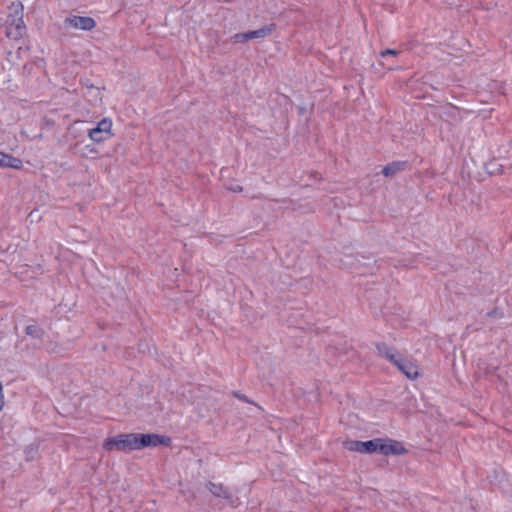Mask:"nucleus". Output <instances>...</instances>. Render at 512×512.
I'll return each mask as SVG.
<instances>
[{"label":"nucleus","mask_w":512,"mask_h":512,"mask_svg":"<svg viewBox=\"0 0 512 512\" xmlns=\"http://www.w3.org/2000/svg\"><path fill=\"white\" fill-rule=\"evenodd\" d=\"M171 439L158 434L123 433L104 440L102 448L105 451L129 452L145 447L168 446Z\"/></svg>","instance_id":"1"},{"label":"nucleus","mask_w":512,"mask_h":512,"mask_svg":"<svg viewBox=\"0 0 512 512\" xmlns=\"http://www.w3.org/2000/svg\"><path fill=\"white\" fill-rule=\"evenodd\" d=\"M111 128V120L104 118L98 122L96 127L89 130L88 135L92 141L100 143L112 136Z\"/></svg>","instance_id":"2"},{"label":"nucleus","mask_w":512,"mask_h":512,"mask_svg":"<svg viewBox=\"0 0 512 512\" xmlns=\"http://www.w3.org/2000/svg\"><path fill=\"white\" fill-rule=\"evenodd\" d=\"M206 488L215 496V497H218V498H223L225 500H227V502L232 505V506H235L236 505V501H237V498L234 497V495L232 494V492L229 490L228 487H225L223 484L221 483H214L212 481H209L207 484H206Z\"/></svg>","instance_id":"3"},{"label":"nucleus","mask_w":512,"mask_h":512,"mask_svg":"<svg viewBox=\"0 0 512 512\" xmlns=\"http://www.w3.org/2000/svg\"><path fill=\"white\" fill-rule=\"evenodd\" d=\"M65 24L75 29L90 31L96 23L95 20L87 16H72L65 19Z\"/></svg>","instance_id":"4"},{"label":"nucleus","mask_w":512,"mask_h":512,"mask_svg":"<svg viewBox=\"0 0 512 512\" xmlns=\"http://www.w3.org/2000/svg\"><path fill=\"white\" fill-rule=\"evenodd\" d=\"M26 27L24 21L16 22L14 19H6L5 33L6 36L13 40H18L25 34Z\"/></svg>","instance_id":"5"},{"label":"nucleus","mask_w":512,"mask_h":512,"mask_svg":"<svg viewBox=\"0 0 512 512\" xmlns=\"http://www.w3.org/2000/svg\"><path fill=\"white\" fill-rule=\"evenodd\" d=\"M393 364L409 379H415L418 376L417 366L400 355Z\"/></svg>","instance_id":"6"},{"label":"nucleus","mask_w":512,"mask_h":512,"mask_svg":"<svg viewBox=\"0 0 512 512\" xmlns=\"http://www.w3.org/2000/svg\"><path fill=\"white\" fill-rule=\"evenodd\" d=\"M379 451L384 455H400L406 452L404 446L395 440L388 439L383 441L380 439Z\"/></svg>","instance_id":"7"},{"label":"nucleus","mask_w":512,"mask_h":512,"mask_svg":"<svg viewBox=\"0 0 512 512\" xmlns=\"http://www.w3.org/2000/svg\"><path fill=\"white\" fill-rule=\"evenodd\" d=\"M407 165L406 161H394L384 166L382 169V174L385 177L392 178L399 172L403 171Z\"/></svg>","instance_id":"8"},{"label":"nucleus","mask_w":512,"mask_h":512,"mask_svg":"<svg viewBox=\"0 0 512 512\" xmlns=\"http://www.w3.org/2000/svg\"><path fill=\"white\" fill-rule=\"evenodd\" d=\"M376 349L380 356L385 357L388 359L391 363L396 361V358L399 356V354L396 352V350L392 347H389L386 343L380 342L375 344Z\"/></svg>","instance_id":"9"},{"label":"nucleus","mask_w":512,"mask_h":512,"mask_svg":"<svg viewBox=\"0 0 512 512\" xmlns=\"http://www.w3.org/2000/svg\"><path fill=\"white\" fill-rule=\"evenodd\" d=\"M275 30V24L265 25L257 30L248 31L250 40L269 36Z\"/></svg>","instance_id":"10"},{"label":"nucleus","mask_w":512,"mask_h":512,"mask_svg":"<svg viewBox=\"0 0 512 512\" xmlns=\"http://www.w3.org/2000/svg\"><path fill=\"white\" fill-rule=\"evenodd\" d=\"M23 5L21 2H13L9 7V13L7 18L14 19V21H23Z\"/></svg>","instance_id":"11"},{"label":"nucleus","mask_w":512,"mask_h":512,"mask_svg":"<svg viewBox=\"0 0 512 512\" xmlns=\"http://www.w3.org/2000/svg\"><path fill=\"white\" fill-rule=\"evenodd\" d=\"M380 439H373L362 442L361 453H373L379 451Z\"/></svg>","instance_id":"12"},{"label":"nucleus","mask_w":512,"mask_h":512,"mask_svg":"<svg viewBox=\"0 0 512 512\" xmlns=\"http://www.w3.org/2000/svg\"><path fill=\"white\" fill-rule=\"evenodd\" d=\"M26 331V334L33 337V338H36V339H42L43 335H44V331L41 327H39L38 325H28L25 329Z\"/></svg>","instance_id":"13"},{"label":"nucleus","mask_w":512,"mask_h":512,"mask_svg":"<svg viewBox=\"0 0 512 512\" xmlns=\"http://www.w3.org/2000/svg\"><path fill=\"white\" fill-rule=\"evenodd\" d=\"M2 167L19 169L22 167V161L18 158H14L10 155L5 154L4 163Z\"/></svg>","instance_id":"14"},{"label":"nucleus","mask_w":512,"mask_h":512,"mask_svg":"<svg viewBox=\"0 0 512 512\" xmlns=\"http://www.w3.org/2000/svg\"><path fill=\"white\" fill-rule=\"evenodd\" d=\"M362 441H348L344 443V446L349 451H356L361 453Z\"/></svg>","instance_id":"15"},{"label":"nucleus","mask_w":512,"mask_h":512,"mask_svg":"<svg viewBox=\"0 0 512 512\" xmlns=\"http://www.w3.org/2000/svg\"><path fill=\"white\" fill-rule=\"evenodd\" d=\"M232 40H233L235 43H245V42L250 41V39H249V36H248V33H247V32H243V33H236V34L232 37Z\"/></svg>","instance_id":"16"},{"label":"nucleus","mask_w":512,"mask_h":512,"mask_svg":"<svg viewBox=\"0 0 512 512\" xmlns=\"http://www.w3.org/2000/svg\"><path fill=\"white\" fill-rule=\"evenodd\" d=\"M398 51L397 50H393V49H386V50H383L380 52V56L385 58L387 56H392V57H395L398 55Z\"/></svg>","instance_id":"17"},{"label":"nucleus","mask_w":512,"mask_h":512,"mask_svg":"<svg viewBox=\"0 0 512 512\" xmlns=\"http://www.w3.org/2000/svg\"><path fill=\"white\" fill-rule=\"evenodd\" d=\"M233 395H234L236 398H238L239 400H241V401H244V402L252 403V404H253V402H252V401H250V400H249L245 395H243V394H240V393H238V392H233Z\"/></svg>","instance_id":"18"},{"label":"nucleus","mask_w":512,"mask_h":512,"mask_svg":"<svg viewBox=\"0 0 512 512\" xmlns=\"http://www.w3.org/2000/svg\"><path fill=\"white\" fill-rule=\"evenodd\" d=\"M3 406H4L3 385L0 382V411L2 410Z\"/></svg>","instance_id":"19"},{"label":"nucleus","mask_w":512,"mask_h":512,"mask_svg":"<svg viewBox=\"0 0 512 512\" xmlns=\"http://www.w3.org/2000/svg\"><path fill=\"white\" fill-rule=\"evenodd\" d=\"M227 189L232 192H241L242 191V187L238 184L231 185V186L227 187Z\"/></svg>","instance_id":"20"},{"label":"nucleus","mask_w":512,"mask_h":512,"mask_svg":"<svg viewBox=\"0 0 512 512\" xmlns=\"http://www.w3.org/2000/svg\"><path fill=\"white\" fill-rule=\"evenodd\" d=\"M488 316L489 317H496V316L502 317V314L499 312V310L497 308H494L493 310L488 312Z\"/></svg>","instance_id":"21"},{"label":"nucleus","mask_w":512,"mask_h":512,"mask_svg":"<svg viewBox=\"0 0 512 512\" xmlns=\"http://www.w3.org/2000/svg\"><path fill=\"white\" fill-rule=\"evenodd\" d=\"M5 154L0 152V166H3Z\"/></svg>","instance_id":"22"},{"label":"nucleus","mask_w":512,"mask_h":512,"mask_svg":"<svg viewBox=\"0 0 512 512\" xmlns=\"http://www.w3.org/2000/svg\"><path fill=\"white\" fill-rule=\"evenodd\" d=\"M382 66H387L388 69H391V65L390 64L382 63Z\"/></svg>","instance_id":"23"}]
</instances>
